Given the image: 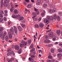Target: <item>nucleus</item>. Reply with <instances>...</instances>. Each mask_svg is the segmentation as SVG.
Listing matches in <instances>:
<instances>
[{
    "instance_id": "62",
    "label": "nucleus",
    "mask_w": 62,
    "mask_h": 62,
    "mask_svg": "<svg viewBox=\"0 0 62 62\" xmlns=\"http://www.w3.org/2000/svg\"><path fill=\"white\" fill-rule=\"evenodd\" d=\"M24 4L25 5H26V3L25 2H24Z\"/></svg>"
},
{
    "instance_id": "35",
    "label": "nucleus",
    "mask_w": 62,
    "mask_h": 62,
    "mask_svg": "<svg viewBox=\"0 0 62 62\" xmlns=\"http://www.w3.org/2000/svg\"><path fill=\"white\" fill-rule=\"evenodd\" d=\"M3 31V28L2 27H0V31Z\"/></svg>"
},
{
    "instance_id": "53",
    "label": "nucleus",
    "mask_w": 62,
    "mask_h": 62,
    "mask_svg": "<svg viewBox=\"0 0 62 62\" xmlns=\"http://www.w3.org/2000/svg\"><path fill=\"white\" fill-rule=\"evenodd\" d=\"M36 12L37 13V15H39V11H36Z\"/></svg>"
},
{
    "instance_id": "11",
    "label": "nucleus",
    "mask_w": 62,
    "mask_h": 62,
    "mask_svg": "<svg viewBox=\"0 0 62 62\" xmlns=\"http://www.w3.org/2000/svg\"><path fill=\"white\" fill-rule=\"evenodd\" d=\"M54 18L55 20L56 19V18H57V16L55 14H54Z\"/></svg>"
},
{
    "instance_id": "45",
    "label": "nucleus",
    "mask_w": 62,
    "mask_h": 62,
    "mask_svg": "<svg viewBox=\"0 0 62 62\" xmlns=\"http://www.w3.org/2000/svg\"><path fill=\"white\" fill-rule=\"evenodd\" d=\"M47 62H52V61L50 60H47Z\"/></svg>"
},
{
    "instance_id": "52",
    "label": "nucleus",
    "mask_w": 62,
    "mask_h": 62,
    "mask_svg": "<svg viewBox=\"0 0 62 62\" xmlns=\"http://www.w3.org/2000/svg\"><path fill=\"white\" fill-rule=\"evenodd\" d=\"M15 34H17V30H15Z\"/></svg>"
},
{
    "instance_id": "58",
    "label": "nucleus",
    "mask_w": 62,
    "mask_h": 62,
    "mask_svg": "<svg viewBox=\"0 0 62 62\" xmlns=\"http://www.w3.org/2000/svg\"><path fill=\"white\" fill-rule=\"evenodd\" d=\"M55 39H56L55 38V37L53 39V41H54V40H55Z\"/></svg>"
},
{
    "instance_id": "17",
    "label": "nucleus",
    "mask_w": 62,
    "mask_h": 62,
    "mask_svg": "<svg viewBox=\"0 0 62 62\" xmlns=\"http://www.w3.org/2000/svg\"><path fill=\"white\" fill-rule=\"evenodd\" d=\"M51 51L52 53H53L54 52V49L52 48L51 49Z\"/></svg>"
},
{
    "instance_id": "39",
    "label": "nucleus",
    "mask_w": 62,
    "mask_h": 62,
    "mask_svg": "<svg viewBox=\"0 0 62 62\" xmlns=\"http://www.w3.org/2000/svg\"><path fill=\"white\" fill-rule=\"evenodd\" d=\"M58 14L59 15H60V16H62V13L61 12H59L58 13Z\"/></svg>"
},
{
    "instance_id": "61",
    "label": "nucleus",
    "mask_w": 62,
    "mask_h": 62,
    "mask_svg": "<svg viewBox=\"0 0 62 62\" xmlns=\"http://www.w3.org/2000/svg\"><path fill=\"white\" fill-rule=\"evenodd\" d=\"M7 34V33L6 32H5L4 33V35H5V36L6 35V34Z\"/></svg>"
},
{
    "instance_id": "16",
    "label": "nucleus",
    "mask_w": 62,
    "mask_h": 62,
    "mask_svg": "<svg viewBox=\"0 0 62 62\" xmlns=\"http://www.w3.org/2000/svg\"><path fill=\"white\" fill-rule=\"evenodd\" d=\"M12 18H17V17H18V15H16L15 16V15H13L12 16Z\"/></svg>"
},
{
    "instance_id": "6",
    "label": "nucleus",
    "mask_w": 62,
    "mask_h": 62,
    "mask_svg": "<svg viewBox=\"0 0 62 62\" xmlns=\"http://www.w3.org/2000/svg\"><path fill=\"white\" fill-rule=\"evenodd\" d=\"M54 9H53V10L52 9H51L49 10L48 11L50 13H51L52 12V13H54V12H55V10H54Z\"/></svg>"
},
{
    "instance_id": "8",
    "label": "nucleus",
    "mask_w": 62,
    "mask_h": 62,
    "mask_svg": "<svg viewBox=\"0 0 62 62\" xmlns=\"http://www.w3.org/2000/svg\"><path fill=\"white\" fill-rule=\"evenodd\" d=\"M32 14L33 16H34L33 17H32V18H34V17H37V14L34 12L32 13Z\"/></svg>"
},
{
    "instance_id": "55",
    "label": "nucleus",
    "mask_w": 62,
    "mask_h": 62,
    "mask_svg": "<svg viewBox=\"0 0 62 62\" xmlns=\"http://www.w3.org/2000/svg\"><path fill=\"white\" fill-rule=\"evenodd\" d=\"M36 52H34L32 53V54H33V55H35L36 54Z\"/></svg>"
},
{
    "instance_id": "26",
    "label": "nucleus",
    "mask_w": 62,
    "mask_h": 62,
    "mask_svg": "<svg viewBox=\"0 0 62 62\" xmlns=\"http://www.w3.org/2000/svg\"><path fill=\"white\" fill-rule=\"evenodd\" d=\"M14 9V8H13V7L11 8L10 9V11L11 12H12V11H13Z\"/></svg>"
},
{
    "instance_id": "24",
    "label": "nucleus",
    "mask_w": 62,
    "mask_h": 62,
    "mask_svg": "<svg viewBox=\"0 0 62 62\" xmlns=\"http://www.w3.org/2000/svg\"><path fill=\"white\" fill-rule=\"evenodd\" d=\"M57 19L58 20V21H59L60 20V17L59 16H58L57 17Z\"/></svg>"
},
{
    "instance_id": "41",
    "label": "nucleus",
    "mask_w": 62,
    "mask_h": 62,
    "mask_svg": "<svg viewBox=\"0 0 62 62\" xmlns=\"http://www.w3.org/2000/svg\"><path fill=\"white\" fill-rule=\"evenodd\" d=\"M11 51V49L10 48V49H9L7 50L8 52H10Z\"/></svg>"
},
{
    "instance_id": "60",
    "label": "nucleus",
    "mask_w": 62,
    "mask_h": 62,
    "mask_svg": "<svg viewBox=\"0 0 62 62\" xmlns=\"http://www.w3.org/2000/svg\"><path fill=\"white\" fill-rule=\"evenodd\" d=\"M45 1L46 2H47V3H48L49 2V0H45Z\"/></svg>"
},
{
    "instance_id": "40",
    "label": "nucleus",
    "mask_w": 62,
    "mask_h": 62,
    "mask_svg": "<svg viewBox=\"0 0 62 62\" xmlns=\"http://www.w3.org/2000/svg\"><path fill=\"white\" fill-rule=\"evenodd\" d=\"M35 27H37V28H39V25H35Z\"/></svg>"
},
{
    "instance_id": "29",
    "label": "nucleus",
    "mask_w": 62,
    "mask_h": 62,
    "mask_svg": "<svg viewBox=\"0 0 62 62\" xmlns=\"http://www.w3.org/2000/svg\"><path fill=\"white\" fill-rule=\"evenodd\" d=\"M21 26L23 27V28H24V27L25 26V24H21Z\"/></svg>"
},
{
    "instance_id": "28",
    "label": "nucleus",
    "mask_w": 62,
    "mask_h": 62,
    "mask_svg": "<svg viewBox=\"0 0 62 62\" xmlns=\"http://www.w3.org/2000/svg\"><path fill=\"white\" fill-rule=\"evenodd\" d=\"M18 29H19L20 31H22V28H21V27H20V26H19L18 27Z\"/></svg>"
},
{
    "instance_id": "2",
    "label": "nucleus",
    "mask_w": 62,
    "mask_h": 62,
    "mask_svg": "<svg viewBox=\"0 0 62 62\" xmlns=\"http://www.w3.org/2000/svg\"><path fill=\"white\" fill-rule=\"evenodd\" d=\"M9 2H10V0H5L4 2L5 6L7 5L8 4Z\"/></svg>"
},
{
    "instance_id": "32",
    "label": "nucleus",
    "mask_w": 62,
    "mask_h": 62,
    "mask_svg": "<svg viewBox=\"0 0 62 62\" xmlns=\"http://www.w3.org/2000/svg\"><path fill=\"white\" fill-rule=\"evenodd\" d=\"M28 43H29V44L30 45V44H31V40L30 39L29 40Z\"/></svg>"
},
{
    "instance_id": "64",
    "label": "nucleus",
    "mask_w": 62,
    "mask_h": 62,
    "mask_svg": "<svg viewBox=\"0 0 62 62\" xmlns=\"http://www.w3.org/2000/svg\"><path fill=\"white\" fill-rule=\"evenodd\" d=\"M52 62H54V59H53L52 61Z\"/></svg>"
},
{
    "instance_id": "63",
    "label": "nucleus",
    "mask_w": 62,
    "mask_h": 62,
    "mask_svg": "<svg viewBox=\"0 0 62 62\" xmlns=\"http://www.w3.org/2000/svg\"><path fill=\"white\" fill-rule=\"evenodd\" d=\"M59 44L60 45V46H61V47H62V43H60Z\"/></svg>"
},
{
    "instance_id": "10",
    "label": "nucleus",
    "mask_w": 62,
    "mask_h": 62,
    "mask_svg": "<svg viewBox=\"0 0 62 62\" xmlns=\"http://www.w3.org/2000/svg\"><path fill=\"white\" fill-rule=\"evenodd\" d=\"M39 26L41 28H43L44 27V25L42 23H40L39 24Z\"/></svg>"
},
{
    "instance_id": "30",
    "label": "nucleus",
    "mask_w": 62,
    "mask_h": 62,
    "mask_svg": "<svg viewBox=\"0 0 62 62\" xmlns=\"http://www.w3.org/2000/svg\"><path fill=\"white\" fill-rule=\"evenodd\" d=\"M33 19V20H34L35 21H38V19L37 18L34 17V18H32Z\"/></svg>"
},
{
    "instance_id": "3",
    "label": "nucleus",
    "mask_w": 62,
    "mask_h": 62,
    "mask_svg": "<svg viewBox=\"0 0 62 62\" xmlns=\"http://www.w3.org/2000/svg\"><path fill=\"white\" fill-rule=\"evenodd\" d=\"M41 4V0H37L36 4L37 5H40Z\"/></svg>"
},
{
    "instance_id": "21",
    "label": "nucleus",
    "mask_w": 62,
    "mask_h": 62,
    "mask_svg": "<svg viewBox=\"0 0 62 62\" xmlns=\"http://www.w3.org/2000/svg\"><path fill=\"white\" fill-rule=\"evenodd\" d=\"M58 52L59 53H61L62 52V49L61 48H60L58 49Z\"/></svg>"
},
{
    "instance_id": "50",
    "label": "nucleus",
    "mask_w": 62,
    "mask_h": 62,
    "mask_svg": "<svg viewBox=\"0 0 62 62\" xmlns=\"http://www.w3.org/2000/svg\"><path fill=\"white\" fill-rule=\"evenodd\" d=\"M35 50V48H33L31 50V51H34Z\"/></svg>"
},
{
    "instance_id": "25",
    "label": "nucleus",
    "mask_w": 62,
    "mask_h": 62,
    "mask_svg": "<svg viewBox=\"0 0 62 62\" xmlns=\"http://www.w3.org/2000/svg\"><path fill=\"white\" fill-rule=\"evenodd\" d=\"M9 38L10 39H12V35L11 34H9Z\"/></svg>"
},
{
    "instance_id": "4",
    "label": "nucleus",
    "mask_w": 62,
    "mask_h": 62,
    "mask_svg": "<svg viewBox=\"0 0 62 62\" xmlns=\"http://www.w3.org/2000/svg\"><path fill=\"white\" fill-rule=\"evenodd\" d=\"M20 46L17 45L15 46V49L16 50H18L20 49Z\"/></svg>"
},
{
    "instance_id": "1",
    "label": "nucleus",
    "mask_w": 62,
    "mask_h": 62,
    "mask_svg": "<svg viewBox=\"0 0 62 62\" xmlns=\"http://www.w3.org/2000/svg\"><path fill=\"white\" fill-rule=\"evenodd\" d=\"M21 43L22 44L20 45V47L21 48L23 47L24 46L26 45L27 44V42H25V41L24 40H22L21 42Z\"/></svg>"
},
{
    "instance_id": "38",
    "label": "nucleus",
    "mask_w": 62,
    "mask_h": 62,
    "mask_svg": "<svg viewBox=\"0 0 62 62\" xmlns=\"http://www.w3.org/2000/svg\"><path fill=\"white\" fill-rule=\"evenodd\" d=\"M25 11H27V12H28L29 13H30V11H29V10H28L26 9Z\"/></svg>"
},
{
    "instance_id": "54",
    "label": "nucleus",
    "mask_w": 62,
    "mask_h": 62,
    "mask_svg": "<svg viewBox=\"0 0 62 62\" xmlns=\"http://www.w3.org/2000/svg\"><path fill=\"white\" fill-rule=\"evenodd\" d=\"M25 1L27 3H28L29 2V0H25Z\"/></svg>"
},
{
    "instance_id": "14",
    "label": "nucleus",
    "mask_w": 62,
    "mask_h": 62,
    "mask_svg": "<svg viewBox=\"0 0 62 62\" xmlns=\"http://www.w3.org/2000/svg\"><path fill=\"white\" fill-rule=\"evenodd\" d=\"M58 57H60L62 56V54L61 53L58 54L57 55Z\"/></svg>"
},
{
    "instance_id": "49",
    "label": "nucleus",
    "mask_w": 62,
    "mask_h": 62,
    "mask_svg": "<svg viewBox=\"0 0 62 62\" xmlns=\"http://www.w3.org/2000/svg\"><path fill=\"white\" fill-rule=\"evenodd\" d=\"M31 58H34V57H35V55H31Z\"/></svg>"
},
{
    "instance_id": "56",
    "label": "nucleus",
    "mask_w": 62,
    "mask_h": 62,
    "mask_svg": "<svg viewBox=\"0 0 62 62\" xmlns=\"http://www.w3.org/2000/svg\"><path fill=\"white\" fill-rule=\"evenodd\" d=\"M41 35H40L38 38V39L39 40L40 39V38L41 37Z\"/></svg>"
},
{
    "instance_id": "44",
    "label": "nucleus",
    "mask_w": 62,
    "mask_h": 62,
    "mask_svg": "<svg viewBox=\"0 0 62 62\" xmlns=\"http://www.w3.org/2000/svg\"><path fill=\"white\" fill-rule=\"evenodd\" d=\"M14 28L15 30H17V27H16V26H14Z\"/></svg>"
},
{
    "instance_id": "13",
    "label": "nucleus",
    "mask_w": 62,
    "mask_h": 62,
    "mask_svg": "<svg viewBox=\"0 0 62 62\" xmlns=\"http://www.w3.org/2000/svg\"><path fill=\"white\" fill-rule=\"evenodd\" d=\"M32 6V5H31V4H29L27 5V7L28 8H31V7Z\"/></svg>"
},
{
    "instance_id": "42",
    "label": "nucleus",
    "mask_w": 62,
    "mask_h": 62,
    "mask_svg": "<svg viewBox=\"0 0 62 62\" xmlns=\"http://www.w3.org/2000/svg\"><path fill=\"white\" fill-rule=\"evenodd\" d=\"M31 47V48H33V44H31V45L30 46Z\"/></svg>"
},
{
    "instance_id": "37",
    "label": "nucleus",
    "mask_w": 62,
    "mask_h": 62,
    "mask_svg": "<svg viewBox=\"0 0 62 62\" xmlns=\"http://www.w3.org/2000/svg\"><path fill=\"white\" fill-rule=\"evenodd\" d=\"M47 5L46 4H43V6L44 8H45L46 6H47Z\"/></svg>"
},
{
    "instance_id": "15",
    "label": "nucleus",
    "mask_w": 62,
    "mask_h": 62,
    "mask_svg": "<svg viewBox=\"0 0 62 62\" xmlns=\"http://www.w3.org/2000/svg\"><path fill=\"white\" fill-rule=\"evenodd\" d=\"M50 40L48 39H46L45 40V42L46 43H49V42H50Z\"/></svg>"
},
{
    "instance_id": "47",
    "label": "nucleus",
    "mask_w": 62,
    "mask_h": 62,
    "mask_svg": "<svg viewBox=\"0 0 62 62\" xmlns=\"http://www.w3.org/2000/svg\"><path fill=\"white\" fill-rule=\"evenodd\" d=\"M3 19L5 21H7V18L6 17H4Z\"/></svg>"
},
{
    "instance_id": "33",
    "label": "nucleus",
    "mask_w": 62,
    "mask_h": 62,
    "mask_svg": "<svg viewBox=\"0 0 62 62\" xmlns=\"http://www.w3.org/2000/svg\"><path fill=\"white\" fill-rule=\"evenodd\" d=\"M0 13L2 14H4V12L3 11V10H0Z\"/></svg>"
},
{
    "instance_id": "43",
    "label": "nucleus",
    "mask_w": 62,
    "mask_h": 62,
    "mask_svg": "<svg viewBox=\"0 0 62 62\" xmlns=\"http://www.w3.org/2000/svg\"><path fill=\"white\" fill-rule=\"evenodd\" d=\"M11 53H12V54H13V55L14 56V55H15V53H14V51H11Z\"/></svg>"
},
{
    "instance_id": "36",
    "label": "nucleus",
    "mask_w": 62,
    "mask_h": 62,
    "mask_svg": "<svg viewBox=\"0 0 62 62\" xmlns=\"http://www.w3.org/2000/svg\"><path fill=\"white\" fill-rule=\"evenodd\" d=\"M48 58L49 59H52L53 58V57H52V56H51L50 55L48 56Z\"/></svg>"
},
{
    "instance_id": "51",
    "label": "nucleus",
    "mask_w": 62,
    "mask_h": 62,
    "mask_svg": "<svg viewBox=\"0 0 62 62\" xmlns=\"http://www.w3.org/2000/svg\"><path fill=\"white\" fill-rule=\"evenodd\" d=\"M3 17V15L2 14H0V17L2 18Z\"/></svg>"
},
{
    "instance_id": "59",
    "label": "nucleus",
    "mask_w": 62,
    "mask_h": 62,
    "mask_svg": "<svg viewBox=\"0 0 62 62\" xmlns=\"http://www.w3.org/2000/svg\"><path fill=\"white\" fill-rule=\"evenodd\" d=\"M48 46H49V47H50V46H52V44H49L48 45Z\"/></svg>"
},
{
    "instance_id": "19",
    "label": "nucleus",
    "mask_w": 62,
    "mask_h": 62,
    "mask_svg": "<svg viewBox=\"0 0 62 62\" xmlns=\"http://www.w3.org/2000/svg\"><path fill=\"white\" fill-rule=\"evenodd\" d=\"M56 33L58 35H59L60 34V30H58L56 31Z\"/></svg>"
},
{
    "instance_id": "5",
    "label": "nucleus",
    "mask_w": 62,
    "mask_h": 62,
    "mask_svg": "<svg viewBox=\"0 0 62 62\" xmlns=\"http://www.w3.org/2000/svg\"><path fill=\"white\" fill-rule=\"evenodd\" d=\"M54 36V33L53 32H50L49 34V36L50 37H53Z\"/></svg>"
},
{
    "instance_id": "34",
    "label": "nucleus",
    "mask_w": 62,
    "mask_h": 62,
    "mask_svg": "<svg viewBox=\"0 0 62 62\" xmlns=\"http://www.w3.org/2000/svg\"><path fill=\"white\" fill-rule=\"evenodd\" d=\"M3 21V19L0 18V22H2Z\"/></svg>"
},
{
    "instance_id": "57",
    "label": "nucleus",
    "mask_w": 62,
    "mask_h": 62,
    "mask_svg": "<svg viewBox=\"0 0 62 62\" xmlns=\"http://www.w3.org/2000/svg\"><path fill=\"white\" fill-rule=\"evenodd\" d=\"M8 11L7 10H5V14H7V13H8Z\"/></svg>"
},
{
    "instance_id": "9",
    "label": "nucleus",
    "mask_w": 62,
    "mask_h": 62,
    "mask_svg": "<svg viewBox=\"0 0 62 62\" xmlns=\"http://www.w3.org/2000/svg\"><path fill=\"white\" fill-rule=\"evenodd\" d=\"M14 13L15 14H18V10L16 9H15L14 10Z\"/></svg>"
},
{
    "instance_id": "27",
    "label": "nucleus",
    "mask_w": 62,
    "mask_h": 62,
    "mask_svg": "<svg viewBox=\"0 0 62 62\" xmlns=\"http://www.w3.org/2000/svg\"><path fill=\"white\" fill-rule=\"evenodd\" d=\"M13 60H14V59L13 58H11V59L10 60H9L8 61V62H11L12 61H13Z\"/></svg>"
},
{
    "instance_id": "48",
    "label": "nucleus",
    "mask_w": 62,
    "mask_h": 62,
    "mask_svg": "<svg viewBox=\"0 0 62 62\" xmlns=\"http://www.w3.org/2000/svg\"><path fill=\"white\" fill-rule=\"evenodd\" d=\"M34 9L35 11H38V9L36 8H34Z\"/></svg>"
},
{
    "instance_id": "12",
    "label": "nucleus",
    "mask_w": 62,
    "mask_h": 62,
    "mask_svg": "<svg viewBox=\"0 0 62 62\" xmlns=\"http://www.w3.org/2000/svg\"><path fill=\"white\" fill-rule=\"evenodd\" d=\"M44 23H47V22H48L49 21L48 20H47V19H44Z\"/></svg>"
},
{
    "instance_id": "7",
    "label": "nucleus",
    "mask_w": 62,
    "mask_h": 62,
    "mask_svg": "<svg viewBox=\"0 0 62 62\" xmlns=\"http://www.w3.org/2000/svg\"><path fill=\"white\" fill-rule=\"evenodd\" d=\"M51 19V21H53L54 19L53 18V16L51 17L50 16H49L47 17V19Z\"/></svg>"
},
{
    "instance_id": "22",
    "label": "nucleus",
    "mask_w": 62,
    "mask_h": 62,
    "mask_svg": "<svg viewBox=\"0 0 62 62\" xmlns=\"http://www.w3.org/2000/svg\"><path fill=\"white\" fill-rule=\"evenodd\" d=\"M10 33L12 34V35H13V31L12 29H10Z\"/></svg>"
},
{
    "instance_id": "20",
    "label": "nucleus",
    "mask_w": 62,
    "mask_h": 62,
    "mask_svg": "<svg viewBox=\"0 0 62 62\" xmlns=\"http://www.w3.org/2000/svg\"><path fill=\"white\" fill-rule=\"evenodd\" d=\"M5 40L6 41H8V36H7L5 37Z\"/></svg>"
},
{
    "instance_id": "18",
    "label": "nucleus",
    "mask_w": 62,
    "mask_h": 62,
    "mask_svg": "<svg viewBox=\"0 0 62 62\" xmlns=\"http://www.w3.org/2000/svg\"><path fill=\"white\" fill-rule=\"evenodd\" d=\"M11 54H12V53L11 52H8L7 54V56H9V55H10Z\"/></svg>"
},
{
    "instance_id": "31",
    "label": "nucleus",
    "mask_w": 62,
    "mask_h": 62,
    "mask_svg": "<svg viewBox=\"0 0 62 62\" xmlns=\"http://www.w3.org/2000/svg\"><path fill=\"white\" fill-rule=\"evenodd\" d=\"M18 53L19 54H20L22 53V49H21L20 50V51H18Z\"/></svg>"
},
{
    "instance_id": "23",
    "label": "nucleus",
    "mask_w": 62,
    "mask_h": 62,
    "mask_svg": "<svg viewBox=\"0 0 62 62\" xmlns=\"http://www.w3.org/2000/svg\"><path fill=\"white\" fill-rule=\"evenodd\" d=\"M24 18L23 17H21L19 18V20L21 21H22L23 20Z\"/></svg>"
},
{
    "instance_id": "46",
    "label": "nucleus",
    "mask_w": 62,
    "mask_h": 62,
    "mask_svg": "<svg viewBox=\"0 0 62 62\" xmlns=\"http://www.w3.org/2000/svg\"><path fill=\"white\" fill-rule=\"evenodd\" d=\"M1 4H4V3H3V0H1Z\"/></svg>"
}]
</instances>
